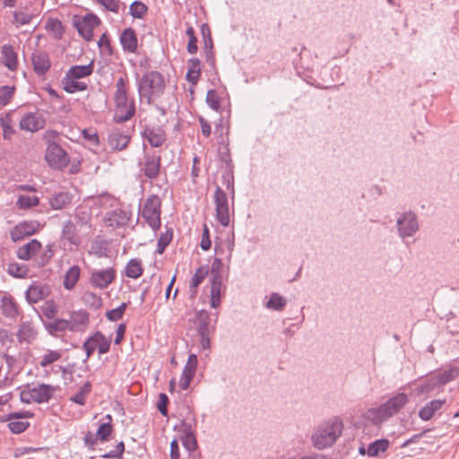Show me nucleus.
<instances>
[{"label":"nucleus","instance_id":"25","mask_svg":"<svg viewBox=\"0 0 459 459\" xmlns=\"http://www.w3.org/2000/svg\"><path fill=\"white\" fill-rule=\"evenodd\" d=\"M38 332L35 329L32 322L25 321L22 322L17 332V339L19 342L31 343L37 337Z\"/></svg>","mask_w":459,"mask_h":459},{"label":"nucleus","instance_id":"17","mask_svg":"<svg viewBox=\"0 0 459 459\" xmlns=\"http://www.w3.org/2000/svg\"><path fill=\"white\" fill-rule=\"evenodd\" d=\"M69 331L84 332L90 324V313L85 309L74 310L70 313L67 320Z\"/></svg>","mask_w":459,"mask_h":459},{"label":"nucleus","instance_id":"62","mask_svg":"<svg viewBox=\"0 0 459 459\" xmlns=\"http://www.w3.org/2000/svg\"><path fill=\"white\" fill-rule=\"evenodd\" d=\"M8 428L13 434H21L24 432L29 427L30 422L28 421H20V420H9Z\"/></svg>","mask_w":459,"mask_h":459},{"label":"nucleus","instance_id":"7","mask_svg":"<svg viewBox=\"0 0 459 459\" xmlns=\"http://www.w3.org/2000/svg\"><path fill=\"white\" fill-rule=\"evenodd\" d=\"M134 124L126 126V128L115 127L108 134L107 142L113 152H121L126 150L131 143L134 133Z\"/></svg>","mask_w":459,"mask_h":459},{"label":"nucleus","instance_id":"52","mask_svg":"<svg viewBox=\"0 0 459 459\" xmlns=\"http://www.w3.org/2000/svg\"><path fill=\"white\" fill-rule=\"evenodd\" d=\"M286 306V300L278 293H273L270 296L269 300L266 303L268 308L281 311Z\"/></svg>","mask_w":459,"mask_h":459},{"label":"nucleus","instance_id":"39","mask_svg":"<svg viewBox=\"0 0 459 459\" xmlns=\"http://www.w3.org/2000/svg\"><path fill=\"white\" fill-rule=\"evenodd\" d=\"M114 432V425L109 422H101L95 433V439H99L100 443L108 442Z\"/></svg>","mask_w":459,"mask_h":459},{"label":"nucleus","instance_id":"4","mask_svg":"<svg viewBox=\"0 0 459 459\" xmlns=\"http://www.w3.org/2000/svg\"><path fill=\"white\" fill-rule=\"evenodd\" d=\"M144 221L154 231L161 226V200L157 195H149L139 209Z\"/></svg>","mask_w":459,"mask_h":459},{"label":"nucleus","instance_id":"51","mask_svg":"<svg viewBox=\"0 0 459 459\" xmlns=\"http://www.w3.org/2000/svg\"><path fill=\"white\" fill-rule=\"evenodd\" d=\"M97 338L103 339L102 333L100 331H96L93 334L88 337L87 340L82 343V349L86 354L85 360H87L93 355L96 349L95 345H92V343H91V341H96Z\"/></svg>","mask_w":459,"mask_h":459},{"label":"nucleus","instance_id":"8","mask_svg":"<svg viewBox=\"0 0 459 459\" xmlns=\"http://www.w3.org/2000/svg\"><path fill=\"white\" fill-rule=\"evenodd\" d=\"M100 24V19L94 13H90L81 17L73 16V26L76 29L78 34L86 41H91L93 37V30Z\"/></svg>","mask_w":459,"mask_h":459},{"label":"nucleus","instance_id":"13","mask_svg":"<svg viewBox=\"0 0 459 459\" xmlns=\"http://www.w3.org/2000/svg\"><path fill=\"white\" fill-rule=\"evenodd\" d=\"M211 316L205 309L196 311L195 324L200 336V343L204 350L210 349V325Z\"/></svg>","mask_w":459,"mask_h":459},{"label":"nucleus","instance_id":"14","mask_svg":"<svg viewBox=\"0 0 459 459\" xmlns=\"http://www.w3.org/2000/svg\"><path fill=\"white\" fill-rule=\"evenodd\" d=\"M305 49V47H302L301 50L299 51L298 48H293L292 51L298 53V56H300L301 51ZM293 65L295 67V70L297 74L308 84L315 86L316 88L320 89H329L331 88V85L325 84L323 82H320L314 75L313 72L305 67L301 62L300 57H299V60H293Z\"/></svg>","mask_w":459,"mask_h":459},{"label":"nucleus","instance_id":"50","mask_svg":"<svg viewBox=\"0 0 459 459\" xmlns=\"http://www.w3.org/2000/svg\"><path fill=\"white\" fill-rule=\"evenodd\" d=\"M82 299L83 303L90 307L91 308H93L95 310L99 309L102 306V299L100 296L94 294L93 292L87 291L85 292Z\"/></svg>","mask_w":459,"mask_h":459},{"label":"nucleus","instance_id":"60","mask_svg":"<svg viewBox=\"0 0 459 459\" xmlns=\"http://www.w3.org/2000/svg\"><path fill=\"white\" fill-rule=\"evenodd\" d=\"M201 33L204 41V49H213V42L210 27L207 23H203L201 26Z\"/></svg>","mask_w":459,"mask_h":459},{"label":"nucleus","instance_id":"36","mask_svg":"<svg viewBox=\"0 0 459 459\" xmlns=\"http://www.w3.org/2000/svg\"><path fill=\"white\" fill-rule=\"evenodd\" d=\"M45 29L51 33L56 40H60L65 34V26L58 18L49 17L45 23Z\"/></svg>","mask_w":459,"mask_h":459},{"label":"nucleus","instance_id":"45","mask_svg":"<svg viewBox=\"0 0 459 459\" xmlns=\"http://www.w3.org/2000/svg\"><path fill=\"white\" fill-rule=\"evenodd\" d=\"M64 90L68 93H74L86 90L87 84L82 82H76V79H66L65 76L62 80Z\"/></svg>","mask_w":459,"mask_h":459},{"label":"nucleus","instance_id":"29","mask_svg":"<svg viewBox=\"0 0 459 459\" xmlns=\"http://www.w3.org/2000/svg\"><path fill=\"white\" fill-rule=\"evenodd\" d=\"M446 403V400L437 399L428 403L419 411V416L423 420H429L433 418Z\"/></svg>","mask_w":459,"mask_h":459},{"label":"nucleus","instance_id":"23","mask_svg":"<svg viewBox=\"0 0 459 459\" xmlns=\"http://www.w3.org/2000/svg\"><path fill=\"white\" fill-rule=\"evenodd\" d=\"M119 41L124 51L128 53H134L136 51L138 39L133 28H126L120 34Z\"/></svg>","mask_w":459,"mask_h":459},{"label":"nucleus","instance_id":"53","mask_svg":"<svg viewBox=\"0 0 459 459\" xmlns=\"http://www.w3.org/2000/svg\"><path fill=\"white\" fill-rule=\"evenodd\" d=\"M230 117H220L219 121L215 123V134L221 139L224 134H228L230 131Z\"/></svg>","mask_w":459,"mask_h":459},{"label":"nucleus","instance_id":"27","mask_svg":"<svg viewBox=\"0 0 459 459\" xmlns=\"http://www.w3.org/2000/svg\"><path fill=\"white\" fill-rule=\"evenodd\" d=\"M48 287L42 284H33L26 290V299L30 304H35L48 297Z\"/></svg>","mask_w":459,"mask_h":459},{"label":"nucleus","instance_id":"21","mask_svg":"<svg viewBox=\"0 0 459 459\" xmlns=\"http://www.w3.org/2000/svg\"><path fill=\"white\" fill-rule=\"evenodd\" d=\"M142 135L143 139L149 142L151 146L155 148L160 147L166 141L165 131L160 126H145Z\"/></svg>","mask_w":459,"mask_h":459},{"label":"nucleus","instance_id":"31","mask_svg":"<svg viewBox=\"0 0 459 459\" xmlns=\"http://www.w3.org/2000/svg\"><path fill=\"white\" fill-rule=\"evenodd\" d=\"M52 320L53 321H43V325L50 335L57 337L59 333H65L69 330L66 319L54 318Z\"/></svg>","mask_w":459,"mask_h":459},{"label":"nucleus","instance_id":"63","mask_svg":"<svg viewBox=\"0 0 459 459\" xmlns=\"http://www.w3.org/2000/svg\"><path fill=\"white\" fill-rule=\"evenodd\" d=\"M32 16L27 13L21 12V11H14L13 12V23L16 24V26L21 25H26L29 24L31 21Z\"/></svg>","mask_w":459,"mask_h":459},{"label":"nucleus","instance_id":"33","mask_svg":"<svg viewBox=\"0 0 459 459\" xmlns=\"http://www.w3.org/2000/svg\"><path fill=\"white\" fill-rule=\"evenodd\" d=\"M93 72V61L86 65H72L66 72V79H81L89 76Z\"/></svg>","mask_w":459,"mask_h":459},{"label":"nucleus","instance_id":"20","mask_svg":"<svg viewBox=\"0 0 459 459\" xmlns=\"http://www.w3.org/2000/svg\"><path fill=\"white\" fill-rule=\"evenodd\" d=\"M58 385H52L49 384H39L38 386L32 387L34 403H48L54 396L55 392L59 390Z\"/></svg>","mask_w":459,"mask_h":459},{"label":"nucleus","instance_id":"61","mask_svg":"<svg viewBox=\"0 0 459 459\" xmlns=\"http://www.w3.org/2000/svg\"><path fill=\"white\" fill-rule=\"evenodd\" d=\"M62 357L61 352L57 351H48V352L42 357V359L40 361V366L42 368H46L48 365L59 360Z\"/></svg>","mask_w":459,"mask_h":459},{"label":"nucleus","instance_id":"28","mask_svg":"<svg viewBox=\"0 0 459 459\" xmlns=\"http://www.w3.org/2000/svg\"><path fill=\"white\" fill-rule=\"evenodd\" d=\"M1 55L4 65L10 71H15L18 66V58L14 48L10 44H4L1 48Z\"/></svg>","mask_w":459,"mask_h":459},{"label":"nucleus","instance_id":"58","mask_svg":"<svg viewBox=\"0 0 459 459\" xmlns=\"http://www.w3.org/2000/svg\"><path fill=\"white\" fill-rule=\"evenodd\" d=\"M125 452V444L123 441L117 443L115 446L114 450L107 452L100 455L102 459H123V455Z\"/></svg>","mask_w":459,"mask_h":459},{"label":"nucleus","instance_id":"24","mask_svg":"<svg viewBox=\"0 0 459 459\" xmlns=\"http://www.w3.org/2000/svg\"><path fill=\"white\" fill-rule=\"evenodd\" d=\"M41 243L38 239H31L27 244L20 247L16 252L17 257L21 260H30L40 249Z\"/></svg>","mask_w":459,"mask_h":459},{"label":"nucleus","instance_id":"40","mask_svg":"<svg viewBox=\"0 0 459 459\" xmlns=\"http://www.w3.org/2000/svg\"><path fill=\"white\" fill-rule=\"evenodd\" d=\"M81 273V268L79 265H73L70 267V269L66 272L65 275L64 280V287L66 290H72L74 288L75 284L77 283Z\"/></svg>","mask_w":459,"mask_h":459},{"label":"nucleus","instance_id":"37","mask_svg":"<svg viewBox=\"0 0 459 459\" xmlns=\"http://www.w3.org/2000/svg\"><path fill=\"white\" fill-rule=\"evenodd\" d=\"M201 75V61L197 57H192L188 60V69L186 79L192 84H196Z\"/></svg>","mask_w":459,"mask_h":459},{"label":"nucleus","instance_id":"47","mask_svg":"<svg viewBox=\"0 0 459 459\" xmlns=\"http://www.w3.org/2000/svg\"><path fill=\"white\" fill-rule=\"evenodd\" d=\"M459 376V368L452 367L448 369L443 370L438 373L437 380L440 385H446V383L455 379Z\"/></svg>","mask_w":459,"mask_h":459},{"label":"nucleus","instance_id":"30","mask_svg":"<svg viewBox=\"0 0 459 459\" xmlns=\"http://www.w3.org/2000/svg\"><path fill=\"white\" fill-rule=\"evenodd\" d=\"M211 281V307L217 308L221 302L222 276L210 278Z\"/></svg>","mask_w":459,"mask_h":459},{"label":"nucleus","instance_id":"12","mask_svg":"<svg viewBox=\"0 0 459 459\" xmlns=\"http://www.w3.org/2000/svg\"><path fill=\"white\" fill-rule=\"evenodd\" d=\"M60 238L64 248L68 250H72L74 247H79L82 242L77 226L71 220L64 222Z\"/></svg>","mask_w":459,"mask_h":459},{"label":"nucleus","instance_id":"41","mask_svg":"<svg viewBox=\"0 0 459 459\" xmlns=\"http://www.w3.org/2000/svg\"><path fill=\"white\" fill-rule=\"evenodd\" d=\"M173 229L166 225L165 232L161 233L157 243L156 253L162 255L173 238Z\"/></svg>","mask_w":459,"mask_h":459},{"label":"nucleus","instance_id":"46","mask_svg":"<svg viewBox=\"0 0 459 459\" xmlns=\"http://www.w3.org/2000/svg\"><path fill=\"white\" fill-rule=\"evenodd\" d=\"M82 137L88 142L91 150L98 149L100 146V138L94 128H85L82 131Z\"/></svg>","mask_w":459,"mask_h":459},{"label":"nucleus","instance_id":"18","mask_svg":"<svg viewBox=\"0 0 459 459\" xmlns=\"http://www.w3.org/2000/svg\"><path fill=\"white\" fill-rule=\"evenodd\" d=\"M33 70L38 76H43L51 67L49 55L44 50H35L31 55Z\"/></svg>","mask_w":459,"mask_h":459},{"label":"nucleus","instance_id":"49","mask_svg":"<svg viewBox=\"0 0 459 459\" xmlns=\"http://www.w3.org/2000/svg\"><path fill=\"white\" fill-rule=\"evenodd\" d=\"M130 301L123 302L117 308L108 310L106 312V317L111 322H116L124 316V314L128 307Z\"/></svg>","mask_w":459,"mask_h":459},{"label":"nucleus","instance_id":"59","mask_svg":"<svg viewBox=\"0 0 459 459\" xmlns=\"http://www.w3.org/2000/svg\"><path fill=\"white\" fill-rule=\"evenodd\" d=\"M15 91L14 86L4 85L0 88V106L7 105L12 98L13 97Z\"/></svg>","mask_w":459,"mask_h":459},{"label":"nucleus","instance_id":"5","mask_svg":"<svg viewBox=\"0 0 459 459\" xmlns=\"http://www.w3.org/2000/svg\"><path fill=\"white\" fill-rule=\"evenodd\" d=\"M116 108L120 115H135V104L134 99H129L126 88V81L120 76L116 82L114 93Z\"/></svg>","mask_w":459,"mask_h":459},{"label":"nucleus","instance_id":"1","mask_svg":"<svg viewBox=\"0 0 459 459\" xmlns=\"http://www.w3.org/2000/svg\"><path fill=\"white\" fill-rule=\"evenodd\" d=\"M137 91L140 100V110L146 111L143 107L155 105L162 96L166 87L163 75L157 71H148L137 80Z\"/></svg>","mask_w":459,"mask_h":459},{"label":"nucleus","instance_id":"48","mask_svg":"<svg viewBox=\"0 0 459 459\" xmlns=\"http://www.w3.org/2000/svg\"><path fill=\"white\" fill-rule=\"evenodd\" d=\"M16 204L19 209H30L39 204V199L35 195H22L18 197Z\"/></svg>","mask_w":459,"mask_h":459},{"label":"nucleus","instance_id":"26","mask_svg":"<svg viewBox=\"0 0 459 459\" xmlns=\"http://www.w3.org/2000/svg\"><path fill=\"white\" fill-rule=\"evenodd\" d=\"M209 273V266L208 265H202L198 267L193 275L189 286V297L190 299H195L197 292H198V287L199 285L204 281L205 277Z\"/></svg>","mask_w":459,"mask_h":459},{"label":"nucleus","instance_id":"42","mask_svg":"<svg viewBox=\"0 0 459 459\" xmlns=\"http://www.w3.org/2000/svg\"><path fill=\"white\" fill-rule=\"evenodd\" d=\"M91 383L90 381H86L81 386L79 391L70 398V401L79 405H84L86 403V397L91 392Z\"/></svg>","mask_w":459,"mask_h":459},{"label":"nucleus","instance_id":"56","mask_svg":"<svg viewBox=\"0 0 459 459\" xmlns=\"http://www.w3.org/2000/svg\"><path fill=\"white\" fill-rule=\"evenodd\" d=\"M42 315L48 319H54L58 312L56 304L53 299L47 300L41 307Z\"/></svg>","mask_w":459,"mask_h":459},{"label":"nucleus","instance_id":"43","mask_svg":"<svg viewBox=\"0 0 459 459\" xmlns=\"http://www.w3.org/2000/svg\"><path fill=\"white\" fill-rule=\"evenodd\" d=\"M389 446V442L385 438H381L373 441L369 444L368 447L367 448V453L368 456H377L379 453L385 452Z\"/></svg>","mask_w":459,"mask_h":459},{"label":"nucleus","instance_id":"44","mask_svg":"<svg viewBox=\"0 0 459 459\" xmlns=\"http://www.w3.org/2000/svg\"><path fill=\"white\" fill-rule=\"evenodd\" d=\"M148 12V6L142 1L134 0L129 6V14L134 19H142Z\"/></svg>","mask_w":459,"mask_h":459},{"label":"nucleus","instance_id":"3","mask_svg":"<svg viewBox=\"0 0 459 459\" xmlns=\"http://www.w3.org/2000/svg\"><path fill=\"white\" fill-rule=\"evenodd\" d=\"M402 409V393L390 397L378 407L368 409L363 417L373 425H381L384 421L398 413Z\"/></svg>","mask_w":459,"mask_h":459},{"label":"nucleus","instance_id":"10","mask_svg":"<svg viewBox=\"0 0 459 459\" xmlns=\"http://www.w3.org/2000/svg\"><path fill=\"white\" fill-rule=\"evenodd\" d=\"M140 172L148 179H156L161 169V157L156 152H145L139 162Z\"/></svg>","mask_w":459,"mask_h":459},{"label":"nucleus","instance_id":"2","mask_svg":"<svg viewBox=\"0 0 459 459\" xmlns=\"http://www.w3.org/2000/svg\"><path fill=\"white\" fill-rule=\"evenodd\" d=\"M342 430L343 422L340 418L333 417L329 419L312 435L313 446L318 450L332 446L341 437Z\"/></svg>","mask_w":459,"mask_h":459},{"label":"nucleus","instance_id":"57","mask_svg":"<svg viewBox=\"0 0 459 459\" xmlns=\"http://www.w3.org/2000/svg\"><path fill=\"white\" fill-rule=\"evenodd\" d=\"M186 34L188 36L186 50L189 54H195L198 50L197 38L195 36V30L193 29L192 26H189L186 29Z\"/></svg>","mask_w":459,"mask_h":459},{"label":"nucleus","instance_id":"32","mask_svg":"<svg viewBox=\"0 0 459 459\" xmlns=\"http://www.w3.org/2000/svg\"><path fill=\"white\" fill-rule=\"evenodd\" d=\"M73 198V194L69 192H58L49 199V204L54 210H62L72 203Z\"/></svg>","mask_w":459,"mask_h":459},{"label":"nucleus","instance_id":"22","mask_svg":"<svg viewBox=\"0 0 459 459\" xmlns=\"http://www.w3.org/2000/svg\"><path fill=\"white\" fill-rule=\"evenodd\" d=\"M0 301L3 316L11 320H15L21 314V309L14 298L10 294H4Z\"/></svg>","mask_w":459,"mask_h":459},{"label":"nucleus","instance_id":"19","mask_svg":"<svg viewBox=\"0 0 459 459\" xmlns=\"http://www.w3.org/2000/svg\"><path fill=\"white\" fill-rule=\"evenodd\" d=\"M198 364V359L195 354H190L188 356L186 364L184 367L181 378L179 381V386L182 390L188 389L195 374L196 367Z\"/></svg>","mask_w":459,"mask_h":459},{"label":"nucleus","instance_id":"9","mask_svg":"<svg viewBox=\"0 0 459 459\" xmlns=\"http://www.w3.org/2000/svg\"><path fill=\"white\" fill-rule=\"evenodd\" d=\"M45 159L48 165L55 169H63L70 163V158L66 151L55 142L48 143Z\"/></svg>","mask_w":459,"mask_h":459},{"label":"nucleus","instance_id":"38","mask_svg":"<svg viewBox=\"0 0 459 459\" xmlns=\"http://www.w3.org/2000/svg\"><path fill=\"white\" fill-rule=\"evenodd\" d=\"M143 273L142 261L138 258L130 259L125 268V274L128 278L137 279Z\"/></svg>","mask_w":459,"mask_h":459},{"label":"nucleus","instance_id":"55","mask_svg":"<svg viewBox=\"0 0 459 459\" xmlns=\"http://www.w3.org/2000/svg\"><path fill=\"white\" fill-rule=\"evenodd\" d=\"M102 338H97L96 341H91L92 345H95V349H98L100 354H106L109 351L111 346V336L106 337L102 333Z\"/></svg>","mask_w":459,"mask_h":459},{"label":"nucleus","instance_id":"35","mask_svg":"<svg viewBox=\"0 0 459 459\" xmlns=\"http://www.w3.org/2000/svg\"><path fill=\"white\" fill-rule=\"evenodd\" d=\"M419 230L417 215L412 212L403 213V237H411Z\"/></svg>","mask_w":459,"mask_h":459},{"label":"nucleus","instance_id":"64","mask_svg":"<svg viewBox=\"0 0 459 459\" xmlns=\"http://www.w3.org/2000/svg\"><path fill=\"white\" fill-rule=\"evenodd\" d=\"M98 46H99L100 51L103 52L104 54H106L108 56H111L113 54V49L111 47L110 40L106 33H103L100 36V38L98 41Z\"/></svg>","mask_w":459,"mask_h":459},{"label":"nucleus","instance_id":"54","mask_svg":"<svg viewBox=\"0 0 459 459\" xmlns=\"http://www.w3.org/2000/svg\"><path fill=\"white\" fill-rule=\"evenodd\" d=\"M54 244H48L46 247V250L40 255L39 258L37 259V265L39 268L46 266L55 255Z\"/></svg>","mask_w":459,"mask_h":459},{"label":"nucleus","instance_id":"34","mask_svg":"<svg viewBox=\"0 0 459 459\" xmlns=\"http://www.w3.org/2000/svg\"><path fill=\"white\" fill-rule=\"evenodd\" d=\"M44 117H22L20 126L23 130L36 132L45 126Z\"/></svg>","mask_w":459,"mask_h":459},{"label":"nucleus","instance_id":"6","mask_svg":"<svg viewBox=\"0 0 459 459\" xmlns=\"http://www.w3.org/2000/svg\"><path fill=\"white\" fill-rule=\"evenodd\" d=\"M220 144H221V146H220L219 150H218L219 159L221 162L226 164V168L229 170V172L224 173L221 176V179H222V182L225 185L227 190H229L230 192L231 199L233 202L234 197H235L234 177H233L234 165H233V161L231 160L229 141H227V143H225L224 140H221L220 142Z\"/></svg>","mask_w":459,"mask_h":459},{"label":"nucleus","instance_id":"11","mask_svg":"<svg viewBox=\"0 0 459 459\" xmlns=\"http://www.w3.org/2000/svg\"><path fill=\"white\" fill-rule=\"evenodd\" d=\"M213 202L215 204L216 220L221 226L228 227L230 225L229 200L226 193L220 186H216Z\"/></svg>","mask_w":459,"mask_h":459},{"label":"nucleus","instance_id":"15","mask_svg":"<svg viewBox=\"0 0 459 459\" xmlns=\"http://www.w3.org/2000/svg\"><path fill=\"white\" fill-rule=\"evenodd\" d=\"M117 272L114 268L94 270L91 273L90 283L99 289L108 288L116 279Z\"/></svg>","mask_w":459,"mask_h":459},{"label":"nucleus","instance_id":"16","mask_svg":"<svg viewBox=\"0 0 459 459\" xmlns=\"http://www.w3.org/2000/svg\"><path fill=\"white\" fill-rule=\"evenodd\" d=\"M39 226L38 221H22L10 230L11 239L13 242L21 241L25 237L35 234L38 231Z\"/></svg>","mask_w":459,"mask_h":459}]
</instances>
